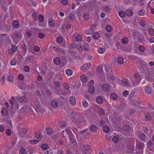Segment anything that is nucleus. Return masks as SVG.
Returning a JSON list of instances; mask_svg holds the SVG:
<instances>
[{"instance_id": "f257e3e1", "label": "nucleus", "mask_w": 154, "mask_h": 154, "mask_svg": "<svg viewBox=\"0 0 154 154\" xmlns=\"http://www.w3.org/2000/svg\"><path fill=\"white\" fill-rule=\"evenodd\" d=\"M72 134L71 128L70 127H67L66 129L62 131V135L64 137H69L70 134Z\"/></svg>"}, {"instance_id": "f03ea898", "label": "nucleus", "mask_w": 154, "mask_h": 154, "mask_svg": "<svg viewBox=\"0 0 154 154\" xmlns=\"http://www.w3.org/2000/svg\"><path fill=\"white\" fill-rule=\"evenodd\" d=\"M9 103L11 105V108L12 109H13L14 107V106H17L18 104V102L17 100H14V97L12 96L11 99L9 101Z\"/></svg>"}, {"instance_id": "7ed1b4c3", "label": "nucleus", "mask_w": 154, "mask_h": 154, "mask_svg": "<svg viewBox=\"0 0 154 154\" xmlns=\"http://www.w3.org/2000/svg\"><path fill=\"white\" fill-rule=\"evenodd\" d=\"M136 145L137 149H140V153H142L144 146V143L139 141H137L136 142Z\"/></svg>"}, {"instance_id": "20e7f679", "label": "nucleus", "mask_w": 154, "mask_h": 154, "mask_svg": "<svg viewBox=\"0 0 154 154\" xmlns=\"http://www.w3.org/2000/svg\"><path fill=\"white\" fill-rule=\"evenodd\" d=\"M13 36L17 40H20L22 38V33L20 31H17L14 34Z\"/></svg>"}, {"instance_id": "39448f33", "label": "nucleus", "mask_w": 154, "mask_h": 154, "mask_svg": "<svg viewBox=\"0 0 154 154\" xmlns=\"http://www.w3.org/2000/svg\"><path fill=\"white\" fill-rule=\"evenodd\" d=\"M73 35L75 37L76 41L77 42H81L82 40L83 37L81 35L74 33Z\"/></svg>"}, {"instance_id": "423d86ee", "label": "nucleus", "mask_w": 154, "mask_h": 154, "mask_svg": "<svg viewBox=\"0 0 154 154\" xmlns=\"http://www.w3.org/2000/svg\"><path fill=\"white\" fill-rule=\"evenodd\" d=\"M91 64L89 63H85L82 66L80 69L82 70H88L90 68Z\"/></svg>"}, {"instance_id": "0eeeda50", "label": "nucleus", "mask_w": 154, "mask_h": 154, "mask_svg": "<svg viewBox=\"0 0 154 154\" xmlns=\"http://www.w3.org/2000/svg\"><path fill=\"white\" fill-rule=\"evenodd\" d=\"M110 89L109 85L107 84H104L102 85V89L105 92H108Z\"/></svg>"}, {"instance_id": "6e6552de", "label": "nucleus", "mask_w": 154, "mask_h": 154, "mask_svg": "<svg viewBox=\"0 0 154 154\" xmlns=\"http://www.w3.org/2000/svg\"><path fill=\"white\" fill-rule=\"evenodd\" d=\"M18 100L20 103H25L27 102V99L26 97L24 94L23 96L19 97Z\"/></svg>"}, {"instance_id": "1a4fd4ad", "label": "nucleus", "mask_w": 154, "mask_h": 154, "mask_svg": "<svg viewBox=\"0 0 154 154\" xmlns=\"http://www.w3.org/2000/svg\"><path fill=\"white\" fill-rule=\"evenodd\" d=\"M152 88L149 85H147L145 87V91L147 94H151L152 91Z\"/></svg>"}, {"instance_id": "9d476101", "label": "nucleus", "mask_w": 154, "mask_h": 154, "mask_svg": "<svg viewBox=\"0 0 154 154\" xmlns=\"http://www.w3.org/2000/svg\"><path fill=\"white\" fill-rule=\"evenodd\" d=\"M8 110L6 108H2L1 110V113L2 115L6 116L8 114Z\"/></svg>"}, {"instance_id": "9b49d317", "label": "nucleus", "mask_w": 154, "mask_h": 154, "mask_svg": "<svg viewBox=\"0 0 154 154\" xmlns=\"http://www.w3.org/2000/svg\"><path fill=\"white\" fill-rule=\"evenodd\" d=\"M70 103L73 106H75L76 104V100L74 97H71L69 98Z\"/></svg>"}, {"instance_id": "f8f14e48", "label": "nucleus", "mask_w": 154, "mask_h": 154, "mask_svg": "<svg viewBox=\"0 0 154 154\" xmlns=\"http://www.w3.org/2000/svg\"><path fill=\"white\" fill-rule=\"evenodd\" d=\"M48 25L49 27H54L55 25V21L54 20L51 18L48 19Z\"/></svg>"}, {"instance_id": "ddd939ff", "label": "nucleus", "mask_w": 154, "mask_h": 154, "mask_svg": "<svg viewBox=\"0 0 154 154\" xmlns=\"http://www.w3.org/2000/svg\"><path fill=\"white\" fill-rule=\"evenodd\" d=\"M58 124L59 127L61 128H63L66 126V122L63 120H60L59 121Z\"/></svg>"}, {"instance_id": "4468645a", "label": "nucleus", "mask_w": 154, "mask_h": 154, "mask_svg": "<svg viewBox=\"0 0 154 154\" xmlns=\"http://www.w3.org/2000/svg\"><path fill=\"white\" fill-rule=\"evenodd\" d=\"M122 85L124 86H126L129 84V82L128 80L125 78H124L122 80Z\"/></svg>"}, {"instance_id": "2eb2a0df", "label": "nucleus", "mask_w": 154, "mask_h": 154, "mask_svg": "<svg viewBox=\"0 0 154 154\" xmlns=\"http://www.w3.org/2000/svg\"><path fill=\"white\" fill-rule=\"evenodd\" d=\"M94 31V29H90L85 30V33L87 35H91L92 34Z\"/></svg>"}, {"instance_id": "dca6fc26", "label": "nucleus", "mask_w": 154, "mask_h": 154, "mask_svg": "<svg viewBox=\"0 0 154 154\" xmlns=\"http://www.w3.org/2000/svg\"><path fill=\"white\" fill-rule=\"evenodd\" d=\"M46 132L48 135H51L53 134V131L52 128H46Z\"/></svg>"}, {"instance_id": "f3484780", "label": "nucleus", "mask_w": 154, "mask_h": 154, "mask_svg": "<svg viewBox=\"0 0 154 154\" xmlns=\"http://www.w3.org/2000/svg\"><path fill=\"white\" fill-rule=\"evenodd\" d=\"M94 38L95 39L97 40L100 38V35L97 32L94 33L92 35Z\"/></svg>"}, {"instance_id": "a211bd4d", "label": "nucleus", "mask_w": 154, "mask_h": 154, "mask_svg": "<svg viewBox=\"0 0 154 154\" xmlns=\"http://www.w3.org/2000/svg\"><path fill=\"white\" fill-rule=\"evenodd\" d=\"M134 77L135 79L140 81L141 80V77L138 73H137L134 74Z\"/></svg>"}, {"instance_id": "6ab92c4d", "label": "nucleus", "mask_w": 154, "mask_h": 154, "mask_svg": "<svg viewBox=\"0 0 154 154\" xmlns=\"http://www.w3.org/2000/svg\"><path fill=\"white\" fill-rule=\"evenodd\" d=\"M140 81L136 79H134L133 81H132V86L133 87H136L139 84Z\"/></svg>"}, {"instance_id": "aec40b11", "label": "nucleus", "mask_w": 154, "mask_h": 154, "mask_svg": "<svg viewBox=\"0 0 154 154\" xmlns=\"http://www.w3.org/2000/svg\"><path fill=\"white\" fill-rule=\"evenodd\" d=\"M95 88L93 86H89V88H88V91L89 93L93 94L94 92Z\"/></svg>"}, {"instance_id": "412c9836", "label": "nucleus", "mask_w": 154, "mask_h": 154, "mask_svg": "<svg viewBox=\"0 0 154 154\" xmlns=\"http://www.w3.org/2000/svg\"><path fill=\"white\" fill-rule=\"evenodd\" d=\"M90 128L91 131L93 132H95L97 130V126L94 125H91L90 126Z\"/></svg>"}, {"instance_id": "4be33fe9", "label": "nucleus", "mask_w": 154, "mask_h": 154, "mask_svg": "<svg viewBox=\"0 0 154 154\" xmlns=\"http://www.w3.org/2000/svg\"><path fill=\"white\" fill-rule=\"evenodd\" d=\"M117 61L119 64H122L124 63V59L121 57L118 56L117 57Z\"/></svg>"}, {"instance_id": "5701e85b", "label": "nucleus", "mask_w": 154, "mask_h": 154, "mask_svg": "<svg viewBox=\"0 0 154 154\" xmlns=\"http://www.w3.org/2000/svg\"><path fill=\"white\" fill-rule=\"evenodd\" d=\"M126 15L128 17H131L132 15V11L131 9H127L125 11Z\"/></svg>"}, {"instance_id": "b1692460", "label": "nucleus", "mask_w": 154, "mask_h": 154, "mask_svg": "<svg viewBox=\"0 0 154 154\" xmlns=\"http://www.w3.org/2000/svg\"><path fill=\"white\" fill-rule=\"evenodd\" d=\"M54 62L56 65H59L60 63V60L59 58H55L54 60Z\"/></svg>"}, {"instance_id": "393cba45", "label": "nucleus", "mask_w": 154, "mask_h": 154, "mask_svg": "<svg viewBox=\"0 0 154 154\" xmlns=\"http://www.w3.org/2000/svg\"><path fill=\"white\" fill-rule=\"evenodd\" d=\"M97 102L99 104H101L103 102V100L100 96H98L96 98Z\"/></svg>"}, {"instance_id": "a878e982", "label": "nucleus", "mask_w": 154, "mask_h": 154, "mask_svg": "<svg viewBox=\"0 0 154 154\" xmlns=\"http://www.w3.org/2000/svg\"><path fill=\"white\" fill-rule=\"evenodd\" d=\"M144 117L146 121H149L151 119V116L150 114H146L144 116Z\"/></svg>"}, {"instance_id": "bb28decb", "label": "nucleus", "mask_w": 154, "mask_h": 154, "mask_svg": "<svg viewBox=\"0 0 154 154\" xmlns=\"http://www.w3.org/2000/svg\"><path fill=\"white\" fill-rule=\"evenodd\" d=\"M126 13L123 11H120L119 12V15L121 18H124L125 16Z\"/></svg>"}, {"instance_id": "cd10ccee", "label": "nucleus", "mask_w": 154, "mask_h": 154, "mask_svg": "<svg viewBox=\"0 0 154 154\" xmlns=\"http://www.w3.org/2000/svg\"><path fill=\"white\" fill-rule=\"evenodd\" d=\"M82 147L84 149V151H83V152H87L86 151H88L90 150V147L87 145H83V146ZM83 152H82V153Z\"/></svg>"}, {"instance_id": "c85d7f7f", "label": "nucleus", "mask_w": 154, "mask_h": 154, "mask_svg": "<svg viewBox=\"0 0 154 154\" xmlns=\"http://www.w3.org/2000/svg\"><path fill=\"white\" fill-rule=\"evenodd\" d=\"M51 104L52 106L54 107H56L58 106V103L57 101L53 100L51 102Z\"/></svg>"}, {"instance_id": "c756f323", "label": "nucleus", "mask_w": 154, "mask_h": 154, "mask_svg": "<svg viewBox=\"0 0 154 154\" xmlns=\"http://www.w3.org/2000/svg\"><path fill=\"white\" fill-rule=\"evenodd\" d=\"M5 75H4L1 78L0 81L1 82V84L2 85H5Z\"/></svg>"}, {"instance_id": "7c9ffc66", "label": "nucleus", "mask_w": 154, "mask_h": 154, "mask_svg": "<svg viewBox=\"0 0 154 154\" xmlns=\"http://www.w3.org/2000/svg\"><path fill=\"white\" fill-rule=\"evenodd\" d=\"M112 27L109 25H107L105 28V29L108 32H111L112 30Z\"/></svg>"}, {"instance_id": "2f4dec72", "label": "nucleus", "mask_w": 154, "mask_h": 154, "mask_svg": "<svg viewBox=\"0 0 154 154\" xmlns=\"http://www.w3.org/2000/svg\"><path fill=\"white\" fill-rule=\"evenodd\" d=\"M122 41L123 44H127L128 42V39L127 38L124 37L122 39Z\"/></svg>"}, {"instance_id": "473e14b6", "label": "nucleus", "mask_w": 154, "mask_h": 154, "mask_svg": "<svg viewBox=\"0 0 154 154\" xmlns=\"http://www.w3.org/2000/svg\"><path fill=\"white\" fill-rule=\"evenodd\" d=\"M66 73L67 75L70 76L72 75L73 72L71 69H67L66 70Z\"/></svg>"}, {"instance_id": "72a5a7b5", "label": "nucleus", "mask_w": 154, "mask_h": 154, "mask_svg": "<svg viewBox=\"0 0 154 154\" xmlns=\"http://www.w3.org/2000/svg\"><path fill=\"white\" fill-rule=\"evenodd\" d=\"M140 26L142 27H144L146 25V22L142 20H140L139 21Z\"/></svg>"}, {"instance_id": "f704fd0d", "label": "nucleus", "mask_w": 154, "mask_h": 154, "mask_svg": "<svg viewBox=\"0 0 154 154\" xmlns=\"http://www.w3.org/2000/svg\"><path fill=\"white\" fill-rule=\"evenodd\" d=\"M110 98L113 100H115L117 98V95L115 93H112L110 95Z\"/></svg>"}, {"instance_id": "c9c22d12", "label": "nucleus", "mask_w": 154, "mask_h": 154, "mask_svg": "<svg viewBox=\"0 0 154 154\" xmlns=\"http://www.w3.org/2000/svg\"><path fill=\"white\" fill-rule=\"evenodd\" d=\"M13 26L15 28H17L19 26V23L16 20L14 21L12 23Z\"/></svg>"}, {"instance_id": "e433bc0d", "label": "nucleus", "mask_w": 154, "mask_h": 154, "mask_svg": "<svg viewBox=\"0 0 154 154\" xmlns=\"http://www.w3.org/2000/svg\"><path fill=\"white\" fill-rule=\"evenodd\" d=\"M41 147L43 150H46L48 148L49 146L47 144L44 143L41 145Z\"/></svg>"}, {"instance_id": "4c0bfd02", "label": "nucleus", "mask_w": 154, "mask_h": 154, "mask_svg": "<svg viewBox=\"0 0 154 154\" xmlns=\"http://www.w3.org/2000/svg\"><path fill=\"white\" fill-rule=\"evenodd\" d=\"M20 154H27V152L25 149L21 148L20 150Z\"/></svg>"}, {"instance_id": "58836bf2", "label": "nucleus", "mask_w": 154, "mask_h": 154, "mask_svg": "<svg viewBox=\"0 0 154 154\" xmlns=\"http://www.w3.org/2000/svg\"><path fill=\"white\" fill-rule=\"evenodd\" d=\"M105 48H98L97 50V51L99 53L103 54L105 52Z\"/></svg>"}, {"instance_id": "ea45409f", "label": "nucleus", "mask_w": 154, "mask_h": 154, "mask_svg": "<svg viewBox=\"0 0 154 154\" xmlns=\"http://www.w3.org/2000/svg\"><path fill=\"white\" fill-rule=\"evenodd\" d=\"M54 50L57 51H60V52H62L63 51L62 49L58 45H56L54 47Z\"/></svg>"}, {"instance_id": "a19ab883", "label": "nucleus", "mask_w": 154, "mask_h": 154, "mask_svg": "<svg viewBox=\"0 0 154 154\" xmlns=\"http://www.w3.org/2000/svg\"><path fill=\"white\" fill-rule=\"evenodd\" d=\"M11 65L14 66L17 63V59L16 58H14L12 59L11 61Z\"/></svg>"}, {"instance_id": "79ce46f5", "label": "nucleus", "mask_w": 154, "mask_h": 154, "mask_svg": "<svg viewBox=\"0 0 154 154\" xmlns=\"http://www.w3.org/2000/svg\"><path fill=\"white\" fill-rule=\"evenodd\" d=\"M35 137L38 139H41L42 137V135L39 132H36L35 133Z\"/></svg>"}, {"instance_id": "37998d69", "label": "nucleus", "mask_w": 154, "mask_h": 154, "mask_svg": "<svg viewBox=\"0 0 154 154\" xmlns=\"http://www.w3.org/2000/svg\"><path fill=\"white\" fill-rule=\"evenodd\" d=\"M80 79L82 82H85L87 80V78L85 75H83L80 77Z\"/></svg>"}, {"instance_id": "c03bdc74", "label": "nucleus", "mask_w": 154, "mask_h": 154, "mask_svg": "<svg viewBox=\"0 0 154 154\" xmlns=\"http://www.w3.org/2000/svg\"><path fill=\"white\" fill-rule=\"evenodd\" d=\"M103 131L106 133H108L110 130L109 128L106 126L103 127Z\"/></svg>"}, {"instance_id": "a18cd8bd", "label": "nucleus", "mask_w": 154, "mask_h": 154, "mask_svg": "<svg viewBox=\"0 0 154 154\" xmlns=\"http://www.w3.org/2000/svg\"><path fill=\"white\" fill-rule=\"evenodd\" d=\"M7 79L8 81L11 82H13V77L11 75H9L8 76Z\"/></svg>"}, {"instance_id": "49530a36", "label": "nucleus", "mask_w": 154, "mask_h": 154, "mask_svg": "<svg viewBox=\"0 0 154 154\" xmlns=\"http://www.w3.org/2000/svg\"><path fill=\"white\" fill-rule=\"evenodd\" d=\"M38 20L40 22H42L44 20V17L42 14L38 16Z\"/></svg>"}, {"instance_id": "de8ad7c7", "label": "nucleus", "mask_w": 154, "mask_h": 154, "mask_svg": "<svg viewBox=\"0 0 154 154\" xmlns=\"http://www.w3.org/2000/svg\"><path fill=\"white\" fill-rule=\"evenodd\" d=\"M148 32L151 35H154V29L151 27L148 29Z\"/></svg>"}, {"instance_id": "09e8293b", "label": "nucleus", "mask_w": 154, "mask_h": 154, "mask_svg": "<svg viewBox=\"0 0 154 154\" xmlns=\"http://www.w3.org/2000/svg\"><path fill=\"white\" fill-rule=\"evenodd\" d=\"M68 17L69 20H72L74 19L75 16L73 14L71 13L69 14Z\"/></svg>"}, {"instance_id": "8fccbe9b", "label": "nucleus", "mask_w": 154, "mask_h": 154, "mask_svg": "<svg viewBox=\"0 0 154 154\" xmlns=\"http://www.w3.org/2000/svg\"><path fill=\"white\" fill-rule=\"evenodd\" d=\"M145 11L144 10H141L138 12V14L140 16H143L144 14Z\"/></svg>"}, {"instance_id": "3c124183", "label": "nucleus", "mask_w": 154, "mask_h": 154, "mask_svg": "<svg viewBox=\"0 0 154 154\" xmlns=\"http://www.w3.org/2000/svg\"><path fill=\"white\" fill-rule=\"evenodd\" d=\"M138 49L141 52H144L145 50V48L144 46L141 45L138 47Z\"/></svg>"}, {"instance_id": "603ef678", "label": "nucleus", "mask_w": 154, "mask_h": 154, "mask_svg": "<svg viewBox=\"0 0 154 154\" xmlns=\"http://www.w3.org/2000/svg\"><path fill=\"white\" fill-rule=\"evenodd\" d=\"M37 13H33L32 17L33 20L34 21H37L38 20Z\"/></svg>"}, {"instance_id": "864d4df0", "label": "nucleus", "mask_w": 154, "mask_h": 154, "mask_svg": "<svg viewBox=\"0 0 154 154\" xmlns=\"http://www.w3.org/2000/svg\"><path fill=\"white\" fill-rule=\"evenodd\" d=\"M63 40V38L61 36H59L57 38V42L60 43H61Z\"/></svg>"}, {"instance_id": "5fc2aeb1", "label": "nucleus", "mask_w": 154, "mask_h": 154, "mask_svg": "<svg viewBox=\"0 0 154 154\" xmlns=\"http://www.w3.org/2000/svg\"><path fill=\"white\" fill-rule=\"evenodd\" d=\"M139 138L142 141L144 140L146 138V137L145 135L143 134H141L139 136Z\"/></svg>"}, {"instance_id": "6e6d98bb", "label": "nucleus", "mask_w": 154, "mask_h": 154, "mask_svg": "<svg viewBox=\"0 0 154 154\" xmlns=\"http://www.w3.org/2000/svg\"><path fill=\"white\" fill-rule=\"evenodd\" d=\"M131 129V128L129 125H125L124 126V129L125 131H129Z\"/></svg>"}, {"instance_id": "4d7b16f0", "label": "nucleus", "mask_w": 154, "mask_h": 154, "mask_svg": "<svg viewBox=\"0 0 154 154\" xmlns=\"http://www.w3.org/2000/svg\"><path fill=\"white\" fill-rule=\"evenodd\" d=\"M112 140L115 143H117L118 141V138L117 137L114 136L112 138Z\"/></svg>"}, {"instance_id": "13d9d810", "label": "nucleus", "mask_w": 154, "mask_h": 154, "mask_svg": "<svg viewBox=\"0 0 154 154\" xmlns=\"http://www.w3.org/2000/svg\"><path fill=\"white\" fill-rule=\"evenodd\" d=\"M82 104L84 107H87L88 106V102L85 100H84L82 101Z\"/></svg>"}, {"instance_id": "bf43d9fd", "label": "nucleus", "mask_w": 154, "mask_h": 154, "mask_svg": "<svg viewBox=\"0 0 154 154\" xmlns=\"http://www.w3.org/2000/svg\"><path fill=\"white\" fill-rule=\"evenodd\" d=\"M39 140H29V142L31 144H35L39 141Z\"/></svg>"}, {"instance_id": "052dcab7", "label": "nucleus", "mask_w": 154, "mask_h": 154, "mask_svg": "<svg viewBox=\"0 0 154 154\" xmlns=\"http://www.w3.org/2000/svg\"><path fill=\"white\" fill-rule=\"evenodd\" d=\"M89 45L87 43L84 44L83 47L85 51H88V49Z\"/></svg>"}, {"instance_id": "680f3d73", "label": "nucleus", "mask_w": 154, "mask_h": 154, "mask_svg": "<svg viewBox=\"0 0 154 154\" xmlns=\"http://www.w3.org/2000/svg\"><path fill=\"white\" fill-rule=\"evenodd\" d=\"M17 46L14 45H12L11 46V49L13 52H15L17 50Z\"/></svg>"}, {"instance_id": "e2e57ef3", "label": "nucleus", "mask_w": 154, "mask_h": 154, "mask_svg": "<svg viewBox=\"0 0 154 154\" xmlns=\"http://www.w3.org/2000/svg\"><path fill=\"white\" fill-rule=\"evenodd\" d=\"M61 2L63 5H65L68 4V2L67 0H61Z\"/></svg>"}, {"instance_id": "0e129e2a", "label": "nucleus", "mask_w": 154, "mask_h": 154, "mask_svg": "<svg viewBox=\"0 0 154 154\" xmlns=\"http://www.w3.org/2000/svg\"><path fill=\"white\" fill-rule=\"evenodd\" d=\"M45 35L43 33H39L38 34V37L39 38L42 39L45 36Z\"/></svg>"}, {"instance_id": "69168bd1", "label": "nucleus", "mask_w": 154, "mask_h": 154, "mask_svg": "<svg viewBox=\"0 0 154 154\" xmlns=\"http://www.w3.org/2000/svg\"><path fill=\"white\" fill-rule=\"evenodd\" d=\"M18 79L19 80H23L24 79V76L22 74H20L18 75Z\"/></svg>"}, {"instance_id": "338daca9", "label": "nucleus", "mask_w": 154, "mask_h": 154, "mask_svg": "<svg viewBox=\"0 0 154 154\" xmlns=\"http://www.w3.org/2000/svg\"><path fill=\"white\" fill-rule=\"evenodd\" d=\"M83 17L85 20H88L89 19L88 15L86 14H84L83 15Z\"/></svg>"}, {"instance_id": "774afa93", "label": "nucleus", "mask_w": 154, "mask_h": 154, "mask_svg": "<svg viewBox=\"0 0 154 154\" xmlns=\"http://www.w3.org/2000/svg\"><path fill=\"white\" fill-rule=\"evenodd\" d=\"M102 68L100 66H98L97 68V72H98L100 73L102 72Z\"/></svg>"}]
</instances>
